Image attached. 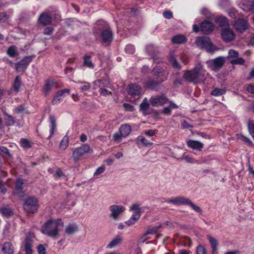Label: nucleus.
<instances>
[{
  "mask_svg": "<svg viewBox=\"0 0 254 254\" xmlns=\"http://www.w3.org/2000/svg\"><path fill=\"white\" fill-rule=\"evenodd\" d=\"M90 56H85L84 57V65L88 67L92 68L94 67V65L91 61L90 60Z\"/></svg>",
  "mask_w": 254,
  "mask_h": 254,
  "instance_id": "42",
  "label": "nucleus"
},
{
  "mask_svg": "<svg viewBox=\"0 0 254 254\" xmlns=\"http://www.w3.org/2000/svg\"><path fill=\"white\" fill-rule=\"evenodd\" d=\"M38 200L34 197L27 198L23 204L24 210L29 213H34L38 208Z\"/></svg>",
  "mask_w": 254,
  "mask_h": 254,
  "instance_id": "6",
  "label": "nucleus"
},
{
  "mask_svg": "<svg viewBox=\"0 0 254 254\" xmlns=\"http://www.w3.org/2000/svg\"><path fill=\"white\" fill-rule=\"evenodd\" d=\"M196 254H206V250L201 245H198L196 249Z\"/></svg>",
  "mask_w": 254,
  "mask_h": 254,
  "instance_id": "53",
  "label": "nucleus"
},
{
  "mask_svg": "<svg viewBox=\"0 0 254 254\" xmlns=\"http://www.w3.org/2000/svg\"><path fill=\"white\" fill-rule=\"evenodd\" d=\"M214 28V25L212 22L205 20L201 23L200 30L205 34H208L213 31Z\"/></svg>",
  "mask_w": 254,
  "mask_h": 254,
  "instance_id": "15",
  "label": "nucleus"
},
{
  "mask_svg": "<svg viewBox=\"0 0 254 254\" xmlns=\"http://www.w3.org/2000/svg\"><path fill=\"white\" fill-rule=\"evenodd\" d=\"M38 254H46V249L42 245H40L37 247Z\"/></svg>",
  "mask_w": 254,
  "mask_h": 254,
  "instance_id": "58",
  "label": "nucleus"
},
{
  "mask_svg": "<svg viewBox=\"0 0 254 254\" xmlns=\"http://www.w3.org/2000/svg\"><path fill=\"white\" fill-rule=\"evenodd\" d=\"M141 91V87L138 84H134L129 86L128 92L132 97L135 98L134 100H135L136 99L140 98Z\"/></svg>",
  "mask_w": 254,
  "mask_h": 254,
  "instance_id": "16",
  "label": "nucleus"
},
{
  "mask_svg": "<svg viewBox=\"0 0 254 254\" xmlns=\"http://www.w3.org/2000/svg\"><path fill=\"white\" fill-rule=\"evenodd\" d=\"M165 202L174 205H186L190 206L194 211L201 213L202 210L199 206L194 204L190 199L184 196H177L167 199Z\"/></svg>",
  "mask_w": 254,
  "mask_h": 254,
  "instance_id": "3",
  "label": "nucleus"
},
{
  "mask_svg": "<svg viewBox=\"0 0 254 254\" xmlns=\"http://www.w3.org/2000/svg\"><path fill=\"white\" fill-rule=\"evenodd\" d=\"M207 238L211 245L213 254L217 253V247L218 245V241L210 235H208Z\"/></svg>",
  "mask_w": 254,
  "mask_h": 254,
  "instance_id": "27",
  "label": "nucleus"
},
{
  "mask_svg": "<svg viewBox=\"0 0 254 254\" xmlns=\"http://www.w3.org/2000/svg\"><path fill=\"white\" fill-rule=\"evenodd\" d=\"M168 103L169 104V106L164 108L161 112L162 114L166 116H169L171 114L172 109H176L178 108V106L172 101H169Z\"/></svg>",
  "mask_w": 254,
  "mask_h": 254,
  "instance_id": "24",
  "label": "nucleus"
},
{
  "mask_svg": "<svg viewBox=\"0 0 254 254\" xmlns=\"http://www.w3.org/2000/svg\"><path fill=\"white\" fill-rule=\"evenodd\" d=\"M233 26L237 31L243 33L249 28V24L246 18H239L235 21Z\"/></svg>",
  "mask_w": 254,
  "mask_h": 254,
  "instance_id": "10",
  "label": "nucleus"
},
{
  "mask_svg": "<svg viewBox=\"0 0 254 254\" xmlns=\"http://www.w3.org/2000/svg\"><path fill=\"white\" fill-rule=\"evenodd\" d=\"M90 150V146L87 144H83L81 146L75 148L73 151L72 157L74 161L79 160L84 154L87 153Z\"/></svg>",
  "mask_w": 254,
  "mask_h": 254,
  "instance_id": "8",
  "label": "nucleus"
},
{
  "mask_svg": "<svg viewBox=\"0 0 254 254\" xmlns=\"http://www.w3.org/2000/svg\"><path fill=\"white\" fill-rule=\"evenodd\" d=\"M130 211H133V214H139L140 216H141V208L140 207L139 204L137 203H133L130 207L129 209Z\"/></svg>",
  "mask_w": 254,
  "mask_h": 254,
  "instance_id": "40",
  "label": "nucleus"
},
{
  "mask_svg": "<svg viewBox=\"0 0 254 254\" xmlns=\"http://www.w3.org/2000/svg\"><path fill=\"white\" fill-rule=\"evenodd\" d=\"M224 63L225 59L222 57H219L206 62L208 67L215 71H219L224 65Z\"/></svg>",
  "mask_w": 254,
  "mask_h": 254,
  "instance_id": "5",
  "label": "nucleus"
},
{
  "mask_svg": "<svg viewBox=\"0 0 254 254\" xmlns=\"http://www.w3.org/2000/svg\"><path fill=\"white\" fill-rule=\"evenodd\" d=\"M169 62L171 63L173 66L178 69H181V66L176 59L173 56H171L169 58Z\"/></svg>",
  "mask_w": 254,
  "mask_h": 254,
  "instance_id": "49",
  "label": "nucleus"
},
{
  "mask_svg": "<svg viewBox=\"0 0 254 254\" xmlns=\"http://www.w3.org/2000/svg\"><path fill=\"white\" fill-rule=\"evenodd\" d=\"M148 235L146 234V233H144L143 235H142L138 240V243H143L145 241H146L147 240H148L149 238L147 237Z\"/></svg>",
  "mask_w": 254,
  "mask_h": 254,
  "instance_id": "57",
  "label": "nucleus"
},
{
  "mask_svg": "<svg viewBox=\"0 0 254 254\" xmlns=\"http://www.w3.org/2000/svg\"><path fill=\"white\" fill-rule=\"evenodd\" d=\"M54 81L53 79H48L45 80L42 91L45 96L48 95L54 85Z\"/></svg>",
  "mask_w": 254,
  "mask_h": 254,
  "instance_id": "23",
  "label": "nucleus"
},
{
  "mask_svg": "<svg viewBox=\"0 0 254 254\" xmlns=\"http://www.w3.org/2000/svg\"><path fill=\"white\" fill-rule=\"evenodd\" d=\"M24 184L23 180L20 179H18L15 183V189L17 190H22L23 189V185Z\"/></svg>",
  "mask_w": 254,
  "mask_h": 254,
  "instance_id": "52",
  "label": "nucleus"
},
{
  "mask_svg": "<svg viewBox=\"0 0 254 254\" xmlns=\"http://www.w3.org/2000/svg\"><path fill=\"white\" fill-rule=\"evenodd\" d=\"M179 159L181 160H185L187 162L190 163H194L196 162L194 159L186 154H184L182 157Z\"/></svg>",
  "mask_w": 254,
  "mask_h": 254,
  "instance_id": "48",
  "label": "nucleus"
},
{
  "mask_svg": "<svg viewBox=\"0 0 254 254\" xmlns=\"http://www.w3.org/2000/svg\"><path fill=\"white\" fill-rule=\"evenodd\" d=\"M0 212L6 217L10 216L13 214L12 210L9 206L1 207L0 208Z\"/></svg>",
  "mask_w": 254,
  "mask_h": 254,
  "instance_id": "36",
  "label": "nucleus"
},
{
  "mask_svg": "<svg viewBox=\"0 0 254 254\" xmlns=\"http://www.w3.org/2000/svg\"><path fill=\"white\" fill-rule=\"evenodd\" d=\"M123 137V136L122 135V134L120 133H115L113 136V139L116 141H120L121 139H122V137Z\"/></svg>",
  "mask_w": 254,
  "mask_h": 254,
  "instance_id": "60",
  "label": "nucleus"
},
{
  "mask_svg": "<svg viewBox=\"0 0 254 254\" xmlns=\"http://www.w3.org/2000/svg\"><path fill=\"white\" fill-rule=\"evenodd\" d=\"M105 170V168L104 166H102L99 168H98L96 171L95 172L94 175V176H97L103 173Z\"/></svg>",
  "mask_w": 254,
  "mask_h": 254,
  "instance_id": "56",
  "label": "nucleus"
},
{
  "mask_svg": "<svg viewBox=\"0 0 254 254\" xmlns=\"http://www.w3.org/2000/svg\"><path fill=\"white\" fill-rule=\"evenodd\" d=\"M246 90L250 93L254 94V85L253 84H249L246 87Z\"/></svg>",
  "mask_w": 254,
  "mask_h": 254,
  "instance_id": "63",
  "label": "nucleus"
},
{
  "mask_svg": "<svg viewBox=\"0 0 254 254\" xmlns=\"http://www.w3.org/2000/svg\"><path fill=\"white\" fill-rule=\"evenodd\" d=\"M20 143L22 147L25 148H28L30 147L29 141L26 139H21Z\"/></svg>",
  "mask_w": 254,
  "mask_h": 254,
  "instance_id": "54",
  "label": "nucleus"
},
{
  "mask_svg": "<svg viewBox=\"0 0 254 254\" xmlns=\"http://www.w3.org/2000/svg\"><path fill=\"white\" fill-rule=\"evenodd\" d=\"M123 241V237L121 235H117L108 243L106 246V248L111 249L116 248L121 245Z\"/></svg>",
  "mask_w": 254,
  "mask_h": 254,
  "instance_id": "18",
  "label": "nucleus"
},
{
  "mask_svg": "<svg viewBox=\"0 0 254 254\" xmlns=\"http://www.w3.org/2000/svg\"><path fill=\"white\" fill-rule=\"evenodd\" d=\"M110 217L115 220H118L120 218V215L125 212L126 208L121 205H112L110 206Z\"/></svg>",
  "mask_w": 254,
  "mask_h": 254,
  "instance_id": "7",
  "label": "nucleus"
},
{
  "mask_svg": "<svg viewBox=\"0 0 254 254\" xmlns=\"http://www.w3.org/2000/svg\"><path fill=\"white\" fill-rule=\"evenodd\" d=\"M131 130L130 126L127 124L123 125L120 127V132L123 137L127 136L130 133Z\"/></svg>",
  "mask_w": 254,
  "mask_h": 254,
  "instance_id": "29",
  "label": "nucleus"
},
{
  "mask_svg": "<svg viewBox=\"0 0 254 254\" xmlns=\"http://www.w3.org/2000/svg\"><path fill=\"white\" fill-rule=\"evenodd\" d=\"M94 89L98 87L102 88L103 87H108L110 85L109 82L105 79L98 80L93 82Z\"/></svg>",
  "mask_w": 254,
  "mask_h": 254,
  "instance_id": "28",
  "label": "nucleus"
},
{
  "mask_svg": "<svg viewBox=\"0 0 254 254\" xmlns=\"http://www.w3.org/2000/svg\"><path fill=\"white\" fill-rule=\"evenodd\" d=\"M63 227L64 223L61 219H50L42 226L41 232L48 237L58 238L60 235V231Z\"/></svg>",
  "mask_w": 254,
  "mask_h": 254,
  "instance_id": "2",
  "label": "nucleus"
},
{
  "mask_svg": "<svg viewBox=\"0 0 254 254\" xmlns=\"http://www.w3.org/2000/svg\"><path fill=\"white\" fill-rule=\"evenodd\" d=\"M140 216L139 214H132L129 219L125 222L127 226H130L135 224L139 219Z\"/></svg>",
  "mask_w": 254,
  "mask_h": 254,
  "instance_id": "31",
  "label": "nucleus"
},
{
  "mask_svg": "<svg viewBox=\"0 0 254 254\" xmlns=\"http://www.w3.org/2000/svg\"><path fill=\"white\" fill-rule=\"evenodd\" d=\"M158 131L157 130H153V129H149L147 130H145L144 131V133L149 136H152L154 135Z\"/></svg>",
  "mask_w": 254,
  "mask_h": 254,
  "instance_id": "59",
  "label": "nucleus"
},
{
  "mask_svg": "<svg viewBox=\"0 0 254 254\" xmlns=\"http://www.w3.org/2000/svg\"><path fill=\"white\" fill-rule=\"evenodd\" d=\"M160 228V226H154L149 228L147 231H146V234L149 235H153L157 232L159 229Z\"/></svg>",
  "mask_w": 254,
  "mask_h": 254,
  "instance_id": "51",
  "label": "nucleus"
},
{
  "mask_svg": "<svg viewBox=\"0 0 254 254\" xmlns=\"http://www.w3.org/2000/svg\"><path fill=\"white\" fill-rule=\"evenodd\" d=\"M136 140L138 143L140 142L145 146H151L152 143L146 139L144 136L142 135L138 136L136 138Z\"/></svg>",
  "mask_w": 254,
  "mask_h": 254,
  "instance_id": "37",
  "label": "nucleus"
},
{
  "mask_svg": "<svg viewBox=\"0 0 254 254\" xmlns=\"http://www.w3.org/2000/svg\"><path fill=\"white\" fill-rule=\"evenodd\" d=\"M216 22L221 27H225L229 26L227 19L223 16H219L217 18Z\"/></svg>",
  "mask_w": 254,
  "mask_h": 254,
  "instance_id": "33",
  "label": "nucleus"
},
{
  "mask_svg": "<svg viewBox=\"0 0 254 254\" xmlns=\"http://www.w3.org/2000/svg\"><path fill=\"white\" fill-rule=\"evenodd\" d=\"M54 31V28L53 27H48L46 28L44 30V35H50Z\"/></svg>",
  "mask_w": 254,
  "mask_h": 254,
  "instance_id": "61",
  "label": "nucleus"
},
{
  "mask_svg": "<svg viewBox=\"0 0 254 254\" xmlns=\"http://www.w3.org/2000/svg\"><path fill=\"white\" fill-rule=\"evenodd\" d=\"M69 139L67 136L65 135L60 142L59 147L60 149L64 150L68 147Z\"/></svg>",
  "mask_w": 254,
  "mask_h": 254,
  "instance_id": "35",
  "label": "nucleus"
},
{
  "mask_svg": "<svg viewBox=\"0 0 254 254\" xmlns=\"http://www.w3.org/2000/svg\"><path fill=\"white\" fill-rule=\"evenodd\" d=\"M226 93L225 89L216 88L214 89L211 92V95L214 96H221Z\"/></svg>",
  "mask_w": 254,
  "mask_h": 254,
  "instance_id": "38",
  "label": "nucleus"
},
{
  "mask_svg": "<svg viewBox=\"0 0 254 254\" xmlns=\"http://www.w3.org/2000/svg\"><path fill=\"white\" fill-rule=\"evenodd\" d=\"M22 83L19 76H16L13 83V88L15 91L18 92L20 89Z\"/></svg>",
  "mask_w": 254,
  "mask_h": 254,
  "instance_id": "41",
  "label": "nucleus"
},
{
  "mask_svg": "<svg viewBox=\"0 0 254 254\" xmlns=\"http://www.w3.org/2000/svg\"><path fill=\"white\" fill-rule=\"evenodd\" d=\"M78 230V227L75 224H69L65 228V232L68 235L73 234Z\"/></svg>",
  "mask_w": 254,
  "mask_h": 254,
  "instance_id": "30",
  "label": "nucleus"
},
{
  "mask_svg": "<svg viewBox=\"0 0 254 254\" xmlns=\"http://www.w3.org/2000/svg\"><path fill=\"white\" fill-rule=\"evenodd\" d=\"M70 92L69 89H64L59 91L54 97L52 100V103L53 104H57L60 102L62 99V97L65 94H69Z\"/></svg>",
  "mask_w": 254,
  "mask_h": 254,
  "instance_id": "21",
  "label": "nucleus"
},
{
  "mask_svg": "<svg viewBox=\"0 0 254 254\" xmlns=\"http://www.w3.org/2000/svg\"><path fill=\"white\" fill-rule=\"evenodd\" d=\"M239 5L243 10L254 13V0H240Z\"/></svg>",
  "mask_w": 254,
  "mask_h": 254,
  "instance_id": "13",
  "label": "nucleus"
},
{
  "mask_svg": "<svg viewBox=\"0 0 254 254\" xmlns=\"http://www.w3.org/2000/svg\"><path fill=\"white\" fill-rule=\"evenodd\" d=\"M239 57V53L237 51L231 49L228 52V58L235 59Z\"/></svg>",
  "mask_w": 254,
  "mask_h": 254,
  "instance_id": "47",
  "label": "nucleus"
},
{
  "mask_svg": "<svg viewBox=\"0 0 254 254\" xmlns=\"http://www.w3.org/2000/svg\"><path fill=\"white\" fill-rule=\"evenodd\" d=\"M237 136L238 139L242 140L243 141L245 142V143H247L248 144H249V145L252 144V142L251 141V140L249 138L243 135L242 134H238L237 135Z\"/></svg>",
  "mask_w": 254,
  "mask_h": 254,
  "instance_id": "50",
  "label": "nucleus"
},
{
  "mask_svg": "<svg viewBox=\"0 0 254 254\" xmlns=\"http://www.w3.org/2000/svg\"><path fill=\"white\" fill-rule=\"evenodd\" d=\"M208 72L200 63H197L191 70L186 71L184 75V79L189 82L195 84L204 83Z\"/></svg>",
  "mask_w": 254,
  "mask_h": 254,
  "instance_id": "1",
  "label": "nucleus"
},
{
  "mask_svg": "<svg viewBox=\"0 0 254 254\" xmlns=\"http://www.w3.org/2000/svg\"><path fill=\"white\" fill-rule=\"evenodd\" d=\"M149 108V104L148 100L146 98H145L141 104L140 105V110L143 113H146Z\"/></svg>",
  "mask_w": 254,
  "mask_h": 254,
  "instance_id": "39",
  "label": "nucleus"
},
{
  "mask_svg": "<svg viewBox=\"0 0 254 254\" xmlns=\"http://www.w3.org/2000/svg\"><path fill=\"white\" fill-rule=\"evenodd\" d=\"M221 36L223 40L229 42L234 40L235 34L232 30L230 28H223L221 31Z\"/></svg>",
  "mask_w": 254,
  "mask_h": 254,
  "instance_id": "14",
  "label": "nucleus"
},
{
  "mask_svg": "<svg viewBox=\"0 0 254 254\" xmlns=\"http://www.w3.org/2000/svg\"><path fill=\"white\" fill-rule=\"evenodd\" d=\"M162 82H160V80L154 78L147 79L144 82V84L151 89H155Z\"/></svg>",
  "mask_w": 254,
  "mask_h": 254,
  "instance_id": "22",
  "label": "nucleus"
},
{
  "mask_svg": "<svg viewBox=\"0 0 254 254\" xmlns=\"http://www.w3.org/2000/svg\"><path fill=\"white\" fill-rule=\"evenodd\" d=\"M5 120L7 126H12L14 125V124L15 123V121L13 118L11 116L7 114H5Z\"/></svg>",
  "mask_w": 254,
  "mask_h": 254,
  "instance_id": "45",
  "label": "nucleus"
},
{
  "mask_svg": "<svg viewBox=\"0 0 254 254\" xmlns=\"http://www.w3.org/2000/svg\"><path fill=\"white\" fill-rule=\"evenodd\" d=\"M32 56H26L23 58L19 62L15 64V68L17 72L24 71L29 64L33 59Z\"/></svg>",
  "mask_w": 254,
  "mask_h": 254,
  "instance_id": "11",
  "label": "nucleus"
},
{
  "mask_svg": "<svg viewBox=\"0 0 254 254\" xmlns=\"http://www.w3.org/2000/svg\"><path fill=\"white\" fill-rule=\"evenodd\" d=\"M187 144L190 148L197 151H201L203 147V144L197 140H188L187 141Z\"/></svg>",
  "mask_w": 254,
  "mask_h": 254,
  "instance_id": "17",
  "label": "nucleus"
},
{
  "mask_svg": "<svg viewBox=\"0 0 254 254\" xmlns=\"http://www.w3.org/2000/svg\"><path fill=\"white\" fill-rule=\"evenodd\" d=\"M172 41L175 44H182L186 41V38L182 35H178L172 38Z\"/></svg>",
  "mask_w": 254,
  "mask_h": 254,
  "instance_id": "34",
  "label": "nucleus"
},
{
  "mask_svg": "<svg viewBox=\"0 0 254 254\" xmlns=\"http://www.w3.org/2000/svg\"><path fill=\"white\" fill-rule=\"evenodd\" d=\"M52 17L47 12L41 13L38 18V22L43 26H46L51 23Z\"/></svg>",
  "mask_w": 254,
  "mask_h": 254,
  "instance_id": "19",
  "label": "nucleus"
},
{
  "mask_svg": "<svg viewBox=\"0 0 254 254\" xmlns=\"http://www.w3.org/2000/svg\"><path fill=\"white\" fill-rule=\"evenodd\" d=\"M54 176L57 178H60L64 176V173H63L61 169H58L56 170Z\"/></svg>",
  "mask_w": 254,
  "mask_h": 254,
  "instance_id": "64",
  "label": "nucleus"
},
{
  "mask_svg": "<svg viewBox=\"0 0 254 254\" xmlns=\"http://www.w3.org/2000/svg\"><path fill=\"white\" fill-rule=\"evenodd\" d=\"M7 54L11 57H14L15 56L17 55L18 53L16 52V47L14 46L9 47L7 51Z\"/></svg>",
  "mask_w": 254,
  "mask_h": 254,
  "instance_id": "44",
  "label": "nucleus"
},
{
  "mask_svg": "<svg viewBox=\"0 0 254 254\" xmlns=\"http://www.w3.org/2000/svg\"><path fill=\"white\" fill-rule=\"evenodd\" d=\"M1 251L4 254H13L14 249L12 245L9 242L3 244Z\"/></svg>",
  "mask_w": 254,
  "mask_h": 254,
  "instance_id": "26",
  "label": "nucleus"
},
{
  "mask_svg": "<svg viewBox=\"0 0 254 254\" xmlns=\"http://www.w3.org/2000/svg\"><path fill=\"white\" fill-rule=\"evenodd\" d=\"M149 102L153 107H160L168 103L169 100L164 94H162L151 97Z\"/></svg>",
  "mask_w": 254,
  "mask_h": 254,
  "instance_id": "9",
  "label": "nucleus"
},
{
  "mask_svg": "<svg viewBox=\"0 0 254 254\" xmlns=\"http://www.w3.org/2000/svg\"><path fill=\"white\" fill-rule=\"evenodd\" d=\"M50 122L51 123L50 125V135L49 136V138H50L54 133V132L56 127V119L54 116H50L49 118Z\"/></svg>",
  "mask_w": 254,
  "mask_h": 254,
  "instance_id": "32",
  "label": "nucleus"
},
{
  "mask_svg": "<svg viewBox=\"0 0 254 254\" xmlns=\"http://www.w3.org/2000/svg\"><path fill=\"white\" fill-rule=\"evenodd\" d=\"M33 241L32 239L27 237L25 241L24 251L25 254H32L33 251L31 249Z\"/></svg>",
  "mask_w": 254,
  "mask_h": 254,
  "instance_id": "25",
  "label": "nucleus"
},
{
  "mask_svg": "<svg viewBox=\"0 0 254 254\" xmlns=\"http://www.w3.org/2000/svg\"><path fill=\"white\" fill-rule=\"evenodd\" d=\"M245 60L242 58H237L235 59H233L230 61V63L232 64L235 65V64H239V65H242L244 64Z\"/></svg>",
  "mask_w": 254,
  "mask_h": 254,
  "instance_id": "46",
  "label": "nucleus"
},
{
  "mask_svg": "<svg viewBox=\"0 0 254 254\" xmlns=\"http://www.w3.org/2000/svg\"><path fill=\"white\" fill-rule=\"evenodd\" d=\"M79 84H83L84 85L80 88V90L82 92H85L88 91L91 88V85L89 82H83L81 81H78L77 82Z\"/></svg>",
  "mask_w": 254,
  "mask_h": 254,
  "instance_id": "43",
  "label": "nucleus"
},
{
  "mask_svg": "<svg viewBox=\"0 0 254 254\" xmlns=\"http://www.w3.org/2000/svg\"><path fill=\"white\" fill-rule=\"evenodd\" d=\"M123 107L127 111H132L134 110L133 106L128 103H124Z\"/></svg>",
  "mask_w": 254,
  "mask_h": 254,
  "instance_id": "62",
  "label": "nucleus"
},
{
  "mask_svg": "<svg viewBox=\"0 0 254 254\" xmlns=\"http://www.w3.org/2000/svg\"><path fill=\"white\" fill-rule=\"evenodd\" d=\"M196 44L201 49H205L208 52H213L216 50L208 37H199L195 41Z\"/></svg>",
  "mask_w": 254,
  "mask_h": 254,
  "instance_id": "4",
  "label": "nucleus"
},
{
  "mask_svg": "<svg viewBox=\"0 0 254 254\" xmlns=\"http://www.w3.org/2000/svg\"><path fill=\"white\" fill-rule=\"evenodd\" d=\"M126 53L128 54H133L135 51L134 47L131 45H127L125 48Z\"/></svg>",
  "mask_w": 254,
  "mask_h": 254,
  "instance_id": "55",
  "label": "nucleus"
},
{
  "mask_svg": "<svg viewBox=\"0 0 254 254\" xmlns=\"http://www.w3.org/2000/svg\"><path fill=\"white\" fill-rule=\"evenodd\" d=\"M152 72L155 78L160 80V82H163L167 78L168 73L161 67L157 66L153 68Z\"/></svg>",
  "mask_w": 254,
  "mask_h": 254,
  "instance_id": "12",
  "label": "nucleus"
},
{
  "mask_svg": "<svg viewBox=\"0 0 254 254\" xmlns=\"http://www.w3.org/2000/svg\"><path fill=\"white\" fill-rule=\"evenodd\" d=\"M101 37L104 43L109 44L113 40L112 32L109 29L104 30L101 32Z\"/></svg>",
  "mask_w": 254,
  "mask_h": 254,
  "instance_id": "20",
  "label": "nucleus"
}]
</instances>
